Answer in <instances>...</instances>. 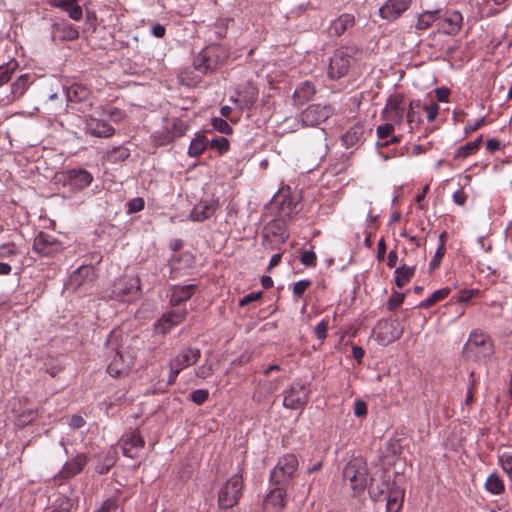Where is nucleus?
Masks as SVG:
<instances>
[{"label": "nucleus", "mask_w": 512, "mask_h": 512, "mask_svg": "<svg viewBox=\"0 0 512 512\" xmlns=\"http://www.w3.org/2000/svg\"><path fill=\"white\" fill-rule=\"evenodd\" d=\"M368 469L363 458L351 459L343 469V479L349 482L354 495L361 493L367 486Z\"/></svg>", "instance_id": "1"}, {"label": "nucleus", "mask_w": 512, "mask_h": 512, "mask_svg": "<svg viewBox=\"0 0 512 512\" xmlns=\"http://www.w3.org/2000/svg\"><path fill=\"white\" fill-rule=\"evenodd\" d=\"M243 479L240 474L232 475L218 492V505L222 510L234 507L242 496Z\"/></svg>", "instance_id": "2"}, {"label": "nucleus", "mask_w": 512, "mask_h": 512, "mask_svg": "<svg viewBox=\"0 0 512 512\" xmlns=\"http://www.w3.org/2000/svg\"><path fill=\"white\" fill-rule=\"evenodd\" d=\"M298 468V459L294 454L281 457L270 473L272 485L287 486Z\"/></svg>", "instance_id": "3"}, {"label": "nucleus", "mask_w": 512, "mask_h": 512, "mask_svg": "<svg viewBox=\"0 0 512 512\" xmlns=\"http://www.w3.org/2000/svg\"><path fill=\"white\" fill-rule=\"evenodd\" d=\"M140 295V280L136 276L117 279L111 288L109 297L117 301H130Z\"/></svg>", "instance_id": "4"}, {"label": "nucleus", "mask_w": 512, "mask_h": 512, "mask_svg": "<svg viewBox=\"0 0 512 512\" xmlns=\"http://www.w3.org/2000/svg\"><path fill=\"white\" fill-rule=\"evenodd\" d=\"M334 114L330 104H313L301 113V122L304 126H318Z\"/></svg>", "instance_id": "5"}, {"label": "nucleus", "mask_w": 512, "mask_h": 512, "mask_svg": "<svg viewBox=\"0 0 512 512\" xmlns=\"http://www.w3.org/2000/svg\"><path fill=\"white\" fill-rule=\"evenodd\" d=\"M309 391L301 383H293L284 391L283 406L288 409H301L308 402Z\"/></svg>", "instance_id": "6"}, {"label": "nucleus", "mask_w": 512, "mask_h": 512, "mask_svg": "<svg viewBox=\"0 0 512 512\" xmlns=\"http://www.w3.org/2000/svg\"><path fill=\"white\" fill-rule=\"evenodd\" d=\"M64 249L62 243L54 236L40 232L33 243V250L41 256L52 257Z\"/></svg>", "instance_id": "7"}, {"label": "nucleus", "mask_w": 512, "mask_h": 512, "mask_svg": "<svg viewBox=\"0 0 512 512\" xmlns=\"http://www.w3.org/2000/svg\"><path fill=\"white\" fill-rule=\"evenodd\" d=\"M351 51L349 48H341L335 51L328 67V76L331 79H339L346 75L350 67Z\"/></svg>", "instance_id": "8"}, {"label": "nucleus", "mask_w": 512, "mask_h": 512, "mask_svg": "<svg viewBox=\"0 0 512 512\" xmlns=\"http://www.w3.org/2000/svg\"><path fill=\"white\" fill-rule=\"evenodd\" d=\"M144 444L145 441L137 430L124 433L120 439L123 455L131 459H135L139 456Z\"/></svg>", "instance_id": "9"}, {"label": "nucleus", "mask_w": 512, "mask_h": 512, "mask_svg": "<svg viewBox=\"0 0 512 512\" xmlns=\"http://www.w3.org/2000/svg\"><path fill=\"white\" fill-rule=\"evenodd\" d=\"M87 463L88 456L84 453H78L63 465L62 469L55 476V479H59L61 481L72 479L83 471Z\"/></svg>", "instance_id": "10"}, {"label": "nucleus", "mask_w": 512, "mask_h": 512, "mask_svg": "<svg viewBox=\"0 0 512 512\" xmlns=\"http://www.w3.org/2000/svg\"><path fill=\"white\" fill-rule=\"evenodd\" d=\"M95 276V270L91 265H82L71 274L68 286L74 290L91 287Z\"/></svg>", "instance_id": "11"}, {"label": "nucleus", "mask_w": 512, "mask_h": 512, "mask_svg": "<svg viewBox=\"0 0 512 512\" xmlns=\"http://www.w3.org/2000/svg\"><path fill=\"white\" fill-rule=\"evenodd\" d=\"M133 365V358L129 354H123L117 350L107 366V372L112 377L127 375Z\"/></svg>", "instance_id": "12"}, {"label": "nucleus", "mask_w": 512, "mask_h": 512, "mask_svg": "<svg viewBox=\"0 0 512 512\" xmlns=\"http://www.w3.org/2000/svg\"><path fill=\"white\" fill-rule=\"evenodd\" d=\"M187 310L179 306L173 307V310L163 314L156 325L158 333L166 334L172 327L180 324L186 317Z\"/></svg>", "instance_id": "13"}, {"label": "nucleus", "mask_w": 512, "mask_h": 512, "mask_svg": "<svg viewBox=\"0 0 512 512\" xmlns=\"http://www.w3.org/2000/svg\"><path fill=\"white\" fill-rule=\"evenodd\" d=\"M411 0H386L379 8V15L388 21L399 18L410 6Z\"/></svg>", "instance_id": "14"}, {"label": "nucleus", "mask_w": 512, "mask_h": 512, "mask_svg": "<svg viewBox=\"0 0 512 512\" xmlns=\"http://www.w3.org/2000/svg\"><path fill=\"white\" fill-rule=\"evenodd\" d=\"M84 130L87 134L98 138H108L115 133L114 127L108 122L93 117L86 118Z\"/></svg>", "instance_id": "15"}, {"label": "nucleus", "mask_w": 512, "mask_h": 512, "mask_svg": "<svg viewBox=\"0 0 512 512\" xmlns=\"http://www.w3.org/2000/svg\"><path fill=\"white\" fill-rule=\"evenodd\" d=\"M274 488L264 499L267 512H280L285 507L286 491L284 486L273 485Z\"/></svg>", "instance_id": "16"}, {"label": "nucleus", "mask_w": 512, "mask_h": 512, "mask_svg": "<svg viewBox=\"0 0 512 512\" xmlns=\"http://www.w3.org/2000/svg\"><path fill=\"white\" fill-rule=\"evenodd\" d=\"M201 357V350L199 348L187 347L181 350L171 361L174 367L180 371L194 365Z\"/></svg>", "instance_id": "17"}, {"label": "nucleus", "mask_w": 512, "mask_h": 512, "mask_svg": "<svg viewBox=\"0 0 512 512\" xmlns=\"http://www.w3.org/2000/svg\"><path fill=\"white\" fill-rule=\"evenodd\" d=\"M462 20L460 12H447L443 18H439L438 29L445 34L454 35L460 30Z\"/></svg>", "instance_id": "18"}, {"label": "nucleus", "mask_w": 512, "mask_h": 512, "mask_svg": "<svg viewBox=\"0 0 512 512\" xmlns=\"http://www.w3.org/2000/svg\"><path fill=\"white\" fill-rule=\"evenodd\" d=\"M204 52L206 59H208V67L210 71L215 70L228 58L227 50L221 45L207 46L204 48Z\"/></svg>", "instance_id": "19"}, {"label": "nucleus", "mask_w": 512, "mask_h": 512, "mask_svg": "<svg viewBox=\"0 0 512 512\" xmlns=\"http://www.w3.org/2000/svg\"><path fill=\"white\" fill-rule=\"evenodd\" d=\"M68 181L71 186L84 189L91 184L93 176L83 168H74L68 171Z\"/></svg>", "instance_id": "20"}, {"label": "nucleus", "mask_w": 512, "mask_h": 512, "mask_svg": "<svg viewBox=\"0 0 512 512\" xmlns=\"http://www.w3.org/2000/svg\"><path fill=\"white\" fill-rule=\"evenodd\" d=\"M79 37L78 30L68 22L55 23L52 30V38L61 41H71Z\"/></svg>", "instance_id": "21"}, {"label": "nucleus", "mask_w": 512, "mask_h": 512, "mask_svg": "<svg viewBox=\"0 0 512 512\" xmlns=\"http://www.w3.org/2000/svg\"><path fill=\"white\" fill-rule=\"evenodd\" d=\"M466 347L468 350L474 348H480V353L482 355H487L491 352V343L489 337L480 331H472L468 341L466 343Z\"/></svg>", "instance_id": "22"}, {"label": "nucleus", "mask_w": 512, "mask_h": 512, "mask_svg": "<svg viewBox=\"0 0 512 512\" xmlns=\"http://www.w3.org/2000/svg\"><path fill=\"white\" fill-rule=\"evenodd\" d=\"M81 0H50L51 5L67 12L69 17L75 21L82 19L83 11L79 2Z\"/></svg>", "instance_id": "23"}, {"label": "nucleus", "mask_w": 512, "mask_h": 512, "mask_svg": "<svg viewBox=\"0 0 512 512\" xmlns=\"http://www.w3.org/2000/svg\"><path fill=\"white\" fill-rule=\"evenodd\" d=\"M196 285L187 284L183 286H174L170 297V303L173 307L179 306L182 302L189 300L196 290Z\"/></svg>", "instance_id": "24"}, {"label": "nucleus", "mask_w": 512, "mask_h": 512, "mask_svg": "<svg viewBox=\"0 0 512 512\" xmlns=\"http://www.w3.org/2000/svg\"><path fill=\"white\" fill-rule=\"evenodd\" d=\"M33 81L34 78L31 74H21L16 81L11 84V94L7 97L8 101H14L20 98Z\"/></svg>", "instance_id": "25"}, {"label": "nucleus", "mask_w": 512, "mask_h": 512, "mask_svg": "<svg viewBox=\"0 0 512 512\" xmlns=\"http://www.w3.org/2000/svg\"><path fill=\"white\" fill-rule=\"evenodd\" d=\"M355 23V18L352 14L344 13L340 15L337 19L331 22L328 30L330 35L340 36L345 31L352 27Z\"/></svg>", "instance_id": "26"}, {"label": "nucleus", "mask_w": 512, "mask_h": 512, "mask_svg": "<svg viewBox=\"0 0 512 512\" xmlns=\"http://www.w3.org/2000/svg\"><path fill=\"white\" fill-rule=\"evenodd\" d=\"M316 89L312 82L304 81L300 83L293 93V101L296 105H303L309 101L315 94Z\"/></svg>", "instance_id": "27"}, {"label": "nucleus", "mask_w": 512, "mask_h": 512, "mask_svg": "<svg viewBox=\"0 0 512 512\" xmlns=\"http://www.w3.org/2000/svg\"><path fill=\"white\" fill-rule=\"evenodd\" d=\"M404 500V491L395 484L390 489L386 509L387 512H399Z\"/></svg>", "instance_id": "28"}, {"label": "nucleus", "mask_w": 512, "mask_h": 512, "mask_svg": "<svg viewBox=\"0 0 512 512\" xmlns=\"http://www.w3.org/2000/svg\"><path fill=\"white\" fill-rule=\"evenodd\" d=\"M90 92L81 85H72L66 90V97L70 103H82L88 100Z\"/></svg>", "instance_id": "29"}, {"label": "nucleus", "mask_w": 512, "mask_h": 512, "mask_svg": "<svg viewBox=\"0 0 512 512\" xmlns=\"http://www.w3.org/2000/svg\"><path fill=\"white\" fill-rule=\"evenodd\" d=\"M415 266L401 265L395 270V284L397 287H404L414 276Z\"/></svg>", "instance_id": "30"}, {"label": "nucleus", "mask_w": 512, "mask_h": 512, "mask_svg": "<svg viewBox=\"0 0 512 512\" xmlns=\"http://www.w3.org/2000/svg\"><path fill=\"white\" fill-rule=\"evenodd\" d=\"M385 112L393 113L391 119L401 122L404 113L403 97L395 96L390 98L385 106Z\"/></svg>", "instance_id": "31"}, {"label": "nucleus", "mask_w": 512, "mask_h": 512, "mask_svg": "<svg viewBox=\"0 0 512 512\" xmlns=\"http://www.w3.org/2000/svg\"><path fill=\"white\" fill-rule=\"evenodd\" d=\"M420 108H421L420 100H413L409 104V109L407 112V123H408L411 131L418 128V126L421 122V116L418 111Z\"/></svg>", "instance_id": "32"}, {"label": "nucleus", "mask_w": 512, "mask_h": 512, "mask_svg": "<svg viewBox=\"0 0 512 512\" xmlns=\"http://www.w3.org/2000/svg\"><path fill=\"white\" fill-rule=\"evenodd\" d=\"M482 142V136L475 139L474 141L468 142L465 145L459 147L454 154L455 159H465L468 156L472 155L474 152H476Z\"/></svg>", "instance_id": "33"}, {"label": "nucleus", "mask_w": 512, "mask_h": 512, "mask_svg": "<svg viewBox=\"0 0 512 512\" xmlns=\"http://www.w3.org/2000/svg\"><path fill=\"white\" fill-rule=\"evenodd\" d=\"M450 291L449 287H444L434 291L428 298L420 302L419 307L424 309L430 308L445 299L449 295Z\"/></svg>", "instance_id": "34"}, {"label": "nucleus", "mask_w": 512, "mask_h": 512, "mask_svg": "<svg viewBox=\"0 0 512 512\" xmlns=\"http://www.w3.org/2000/svg\"><path fill=\"white\" fill-rule=\"evenodd\" d=\"M485 488L489 493L499 495L504 492L505 485L498 474L492 473L485 482Z\"/></svg>", "instance_id": "35"}, {"label": "nucleus", "mask_w": 512, "mask_h": 512, "mask_svg": "<svg viewBox=\"0 0 512 512\" xmlns=\"http://www.w3.org/2000/svg\"><path fill=\"white\" fill-rule=\"evenodd\" d=\"M215 209L212 205H199L194 207L190 213V219L197 222H202L210 218Z\"/></svg>", "instance_id": "36"}, {"label": "nucleus", "mask_w": 512, "mask_h": 512, "mask_svg": "<svg viewBox=\"0 0 512 512\" xmlns=\"http://www.w3.org/2000/svg\"><path fill=\"white\" fill-rule=\"evenodd\" d=\"M207 139L204 135H197L192 139L188 148V155L191 157L200 156L206 149Z\"/></svg>", "instance_id": "37"}, {"label": "nucleus", "mask_w": 512, "mask_h": 512, "mask_svg": "<svg viewBox=\"0 0 512 512\" xmlns=\"http://www.w3.org/2000/svg\"><path fill=\"white\" fill-rule=\"evenodd\" d=\"M439 12L436 11H426L419 15L416 28L419 30H425L429 28L436 20L439 21L438 17Z\"/></svg>", "instance_id": "38"}, {"label": "nucleus", "mask_w": 512, "mask_h": 512, "mask_svg": "<svg viewBox=\"0 0 512 512\" xmlns=\"http://www.w3.org/2000/svg\"><path fill=\"white\" fill-rule=\"evenodd\" d=\"M130 156V150L124 146H119L107 152L106 158L109 162L117 163L125 161Z\"/></svg>", "instance_id": "39"}, {"label": "nucleus", "mask_w": 512, "mask_h": 512, "mask_svg": "<svg viewBox=\"0 0 512 512\" xmlns=\"http://www.w3.org/2000/svg\"><path fill=\"white\" fill-rule=\"evenodd\" d=\"M362 136V131L359 127L350 128L341 138L342 143L347 148L357 144Z\"/></svg>", "instance_id": "40"}, {"label": "nucleus", "mask_w": 512, "mask_h": 512, "mask_svg": "<svg viewBox=\"0 0 512 512\" xmlns=\"http://www.w3.org/2000/svg\"><path fill=\"white\" fill-rule=\"evenodd\" d=\"M445 236H446V233H441L440 236H439V240H440V245L439 247L437 248L430 264H429V268L431 271L435 270L436 268L439 267L440 263H441V259L443 258L444 254H445Z\"/></svg>", "instance_id": "41"}, {"label": "nucleus", "mask_w": 512, "mask_h": 512, "mask_svg": "<svg viewBox=\"0 0 512 512\" xmlns=\"http://www.w3.org/2000/svg\"><path fill=\"white\" fill-rule=\"evenodd\" d=\"M71 507L72 504L70 499L65 496H60L45 512H70Z\"/></svg>", "instance_id": "42"}, {"label": "nucleus", "mask_w": 512, "mask_h": 512, "mask_svg": "<svg viewBox=\"0 0 512 512\" xmlns=\"http://www.w3.org/2000/svg\"><path fill=\"white\" fill-rule=\"evenodd\" d=\"M19 254L20 251L14 243L0 245V259H7L12 261L13 258Z\"/></svg>", "instance_id": "43"}, {"label": "nucleus", "mask_w": 512, "mask_h": 512, "mask_svg": "<svg viewBox=\"0 0 512 512\" xmlns=\"http://www.w3.org/2000/svg\"><path fill=\"white\" fill-rule=\"evenodd\" d=\"M15 67L16 63L11 62L0 66V86L11 80Z\"/></svg>", "instance_id": "44"}, {"label": "nucleus", "mask_w": 512, "mask_h": 512, "mask_svg": "<svg viewBox=\"0 0 512 512\" xmlns=\"http://www.w3.org/2000/svg\"><path fill=\"white\" fill-rule=\"evenodd\" d=\"M211 125L215 130L222 134L229 135L233 131L232 127L228 124V122L220 117L212 118Z\"/></svg>", "instance_id": "45"}, {"label": "nucleus", "mask_w": 512, "mask_h": 512, "mask_svg": "<svg viewBox=\"0 0 512 512\" xmlns=\"http://www.w3.org/2000/svg\"><path fill=\"white\" fill-rule=\"evenodd\" d=\"M193 64L195 69L201 73H207L210 71L208 67V59H206L204 49L195 57Z\"/></svg>", "instance_id": "46"}, {"label": "nucleus", "mask_w": 512, "mask_h": 512, "mask_svg": "<svg viewBox=\"0 0 512 512\" xmlns=\"http://www.w3.org/2000/svg\"><path fill=\"white\" fill-rule=\"evenodd\" d=\"M210 147L216 149L219 154H223L229 150V141L225 137H216L211 140Z\"/></svg>", "instance_id": "47"}, {"label": "nucleus", "mask_w": 512, "mask_h": 512, "mask_svg": "<svg viewBox=\"0 0 512 512\" xmlns=\"http://www.w3.org/2000/svg\"><path fill=\"white\" fill-rule=\"evenodd\" d=\"M95 512H122V508L115 499L105 500L101 507Z\"/></svg>", "instance_id": "48"}, {"label": "nucleus", "mask_w": 512, "mask_h": 512, "mask_svg": "<svg viewBox=\"0 0 512 512\" xmlns=\"http://www.w3.org/2000/svg\"><path fill=\"white\" fill-rule=\"evenodd\" d=\"M37 413H38L37 410H34V409H28V410L23 411L18 416V424L21 426H26V425L30 424L36 418Z\"/></svg>", "instance_id": "49"}, {"label": "nucleus", "mask_w": 512, "mask_h": 512, "mask_svg": "<svg viewBox=\"0 0 512 512\" xmlns=\"http://www.w3.org/2000/svg\"><path fill=\"white\" fill-rule=\"evenodd\" d=\"M499 461L503 470L512 480V455L505 452L499 456Z\"/></svg>", "instance_id": "50"}, {"label": "nucleus", "mask_w": 512, "mask_h": 512, "mask_svg": "<svg viewBox=\"0 0 512 512\" xmlns=\"http://www.w3.org/2000/svg\"><path fill=\"white\" fill-rule=\"evenodd\" d=\"M405 299V294L401 292H393L391 297L389 298L387 302V307L389 310H395L397 309Z\"/></svg>", "instance_id": "51"}, {"label": "nucleus", "mask_w": 512, "mask_h": 512, "mask_svg": "<svg viewBox=\"0 0 512 512\" xmlns=\"http://www.w3.org/2000/svg\"><path fill=\"white\" fill-rule=\"evenodd\" d=\"M209 397V393L205 389H198L192 392L190 399L193 403L197 405H202L207 401Z\"/></svg>", "instance_id": "52"}, {"label": "nucleus", "mask_w": 512, "mask_h": 512, "mask_svg": "<svg viewBox=\"0 0 512 512\" xmlns=\"http://www.w3.org/2000/svg\"><path fill=\"white\" fill-rule=\"evenodd\" d=\"M317 256L314 251L307 250L301 255L300 262L306 267H314L316 265Z\"/></svg>", "instance_id": "53"}, {"label": "nucleus", "mask_w": 512, "mask_h": 512, "mask_svg": "<svg viewBox=\"0 0 512 512\" xmlns=\"http://www.w3.org/2000/svg\"><path fill=\"white\" fill-rule=\"evenodd\" d=\"M394 131V125L392 123H386L376 128V134L380 140H384L391 136Z\"/></svg>", "instance_id": "54"}, {"label": "nucleus", "mask_w": 512, "mask_h": 512, "mask_svg": "<svg viewBox=\"0 0 512 512\" xmlns=\"http://www.w3.org/2000/svg\"><path fill=\"white\" fill-rule=\"evenodd\" d=\"M311 284V281L307 279L296 282L293 287V294L297 297H301Z\"/></svg>", "instance_id": "55"}, {"label": "nucleus", "mask_w": 512, "mask_h": 512, "mask_svg": "<svg viewBox=\"0 0 512 512\" xmlns=\"http://www.w3.org/2000/svg\"><path fill=\"white\" fill-rule=\"evenodd\" d=\"M327 330H328V322L325 320H322L316 325L314 332H315L316 337L319 340L323 341L327 337Z\"/></svg>", "instance_id": "56"}, {"label": "nucleus", "mask_w": 512, "mask_h": 512, "mask_svg": "<svg viewBox=\"0 0 512 512\" xmlns=\"http://www.w3.org/2000/svg\"><path fill=\"white\" fill-rule=\"evenodd\" d=\"M213 368H212V365L211 364H203L201 366H199L196 371H195V375L198 377V378H202V379H205L209 376H211L213 374Z\"/></svg>", "instance_id": "57"}, {"label": "nucleus", "mask_w": 512, "mask_h": 512, "mask_svg": "<svg viewBox=\"0 0 512 512\" xmlns=\"http://www.w3.org/2000/svg\"><path fill=\"white\" fill-rule=\"evenodd\" d=\"M261 297H262L261 291L251 292V293L247 294L246 296H244L242 299H240L239 306L240 307L247 306L248 304L259 300Z\"/></svg>", "instance_id": "58"}, {"label": "nucleus", "mask_w": 512, "mask_h": 512, "mask_svg": "<svg viewBox=\"0 0 512 512\" xmlns=\"http://www.w3.org/2000/svg\"><path fill=\"white\" fill-rule=\"evenodd\" d=\"M187 130V125L185 122L179 119H175L173 122V136L174 137H180L182 136Z\"/></svg>", "instance_id": "59"}, {"label": "nucleus", "mask_w": 512, "mask_h": 512, "mask_svg": "<svg viewBox=\"0 0 512 512\" xmlns=\"http://www.w3.org/2000/svg\"><path fill=\"white\" fill-rule=\"evenodd\" d=\"M114 465L113 458L106 457L105 462L103 464H98L95 467V471L98 474H106L110 470V468Z\"/></svg>", "instance_id": "60"}, {"label": "nucleus", "mask_w": 512, "mask_h": 512, "mask_svg": "<svg viewBox=\"0 0 512 512\" xmlns=\"http://www.w3.org/2000/svg\"><path fill=\"white\" fill-rule=\"evenodd\" d=\"M354 414L357 417H365L367 415V404L362 400H357L354 403Z\"/></svg>", "instance_id": "61"}, {"label": "nucleus", "mask_w": 512, "mask_h": 512, "mask_svg": "<svg viewBox=\"0 0 512 512\" xmlns=\"http://www.w3.org/2000/svg\"><path fill=\"white\" fill-rule=\"evenodd\" d=\"M85 420L82 416L74 414L70 417L68 425L72 429H80L85 425Z\"/></svg>", "instance_id": "62"}, {"label": "nucleus", "mask_w": 512, "mask_h": 512, "mask_svg": "<svg viewBox=\"0 0 512 512\" xmlns=\"http://www.w3.org/2000/svg\"><path fill=\"white\" fill-rule=\"evenodd\" d=\"M129 212H139L144 208V200L142 198H134L128 204Z\"/></svg>", "instance_id": "63"}, {"label": "nucleus", "mask_w": 512, "mask_h": 512, "mask_svg": "<svg viewBox=\"0 0 512 512\" xmlns=\"http://www.w3.org/2000/svg\"><path fill=\"white\" fill-rule=\"evenodd\" d=\"M424 109H425V111L427 113L428 121H433L437 117L438 112H439V106L436 103H433V104H430V105H426L424 107Z\"/></svg>", "instance_id": "64"}]
</instances>
